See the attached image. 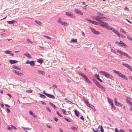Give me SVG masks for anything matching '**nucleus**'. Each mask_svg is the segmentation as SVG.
I'll return each instance as SVG.
<instances>
[{"label": "nucleus", "mask_w": 132, "mask_h": 132, "mask_svg": "<svg viewBox=\"0 0 132 132\" xmlns=\"http://www.w3.org/2000/svg\"><path fill=\"white\" fill-rule=\"evenodd\" d=\"M30 64L31 66H34L35 65V62L34 61H31L30 62Z\"/></svg>", "instance_id": "a211bd4d"}, {"label": "nucleus", "mask_w": 132, "mask_h": 132, "mask_svg": "<svg viewBox=\"0 0 132 132\" xmlns=\"http://www.w3.org/2000/svg\"><path fill=\"white\" fill-rule=\"evenodd\" d=\"M127 103L129 104L131 106H132V102L131 101H130L129 102V103Z\"/></svg>", "instance_id": "0e129e2a"}, {"label": "nucleus", "mask_w": 132, "mask_h": 132, "mask_svg": "<svg viewBox=\"0 0 132 132\" xmlns=\"http://www.w3.org/2000/svg\"><path fill=\"white\" fill-rule=\"evenodd\" d=\"M29 114L31 115H32L34 117L36 118L37 117V116L35 114H34L31 111H29Z\"/></svg>", "instance_id": "4be33fe9"}, {"label": "nucleus", "mask_w": 132, "mask_h": 132, "mask_svg": "<svg viewBox=\"0 0 132 132\" xmlns=\"http://www.w3.org/2000/svg\"><path fill=\"white\" fill-rule=\"evenodd\" d=\"M91 30H92V32L98 35L100 34L99 32L97 31H95L93 28H91Z\"/></svg>", "instance_id": "9b49d317"}, {"label": "nucleus", "mask_w": 132, "mask_h": 132, "mask_svg": "<svg viewBox=\"0 0 132 132\" xmlns=\"http://www.w3.org/2000/svg\"><path fill=\"white\" fill-rule=\"evenodd\" d=\"M120 31L121 32H122L125 34H126V32L122 28H121L120 29Z\"/></svg>", "instance_id": "72a5a7b5"}, {"label": "nucleus", "mask_w": 132, "mask_h": 132, "mask_svg": "<svg viewBox=\"0 0 132 132\" xmlns=\"http://www.w3.org/2000/svg\"><path fill=\"white\" fill-rule=\"evenodd\" d=\"M65 14L68 16H70L71 17H72L73 16V14L72 13L66 12Z\"/></svg>", "instance_id": "ddd939ff"}, {"label": "nucleus", "mask_w": 132, "mask_h": 132, "mask_svg": "<svg viewBox=\"0 0 132 132\" xmlns=\"http://www.w3.org/2000/svg\"><path fill=\"white\" fill-rule=\"evenodd\" d=\"M24 55L27 56L28 58H31V56L29 53H25L24 54Z\"/></svg>", "instance_id": "bb28decb"}, {"label": "nucleus", "mask_w": 132, "mask_h": 132, "mask_svg": "<svg viewBox=\"0 0 132 132\" xmlns=\"http://www.w3.org/2000/svg\"><path fill=\"white\" fill-rule=\"evenodd\" d=\"M107 99L109 103L111 105L112 107L115 109V107L113 105V100L109 98H108Z\"/></svg>", "instance_id": "7ed1b4c3"}, {"label": "nucleus", "mask_w": 132, "mask_h": 132, "mask_svg": "<svg viewBox=\"0 0 132 132\" xmlns=\"http://www.w3.org/2000/svg\"><path fill=\"white\" fill-rule=\"evenodd\" d=\"M100 130L101 132H104V130L103 129V127L102 126H101Z\"/></svg>", "instance_id": "8fccbe9b"}, {"label": "nucleus", "mask_w": 132, "mask_h": 132, "mask_svg": "<svg viewBox=\"0 0 132 132\" xmlns=\"http://www.w3.org/2000/svg\"><path fill=\"white\" fill-rule=\"evenodd\" d=\"M18 62V61L16 60H10V62L11 64H14Z\"/></svg>", "instance_id": "412c9836"}, {"label": "nucleus", "mask_w": 132, "mask_h": 132, "mask_svg": "<svg viewBox=\"0 0 132 132\" xmlns=\"http://www.w3.org/2000/svg\"><path fill=\"white\" fill-rule=\"evenodd\" d=\"M61 110L62 111H63V113L65 114V115H67L66 113H67V111H66V110L64 109H63L61 108Z\"/></svg>", "instance_id": "c756f323"}, {"label": "nucleus", "mask_w": 132, "mask_h": 132, "mask_svg": "<svg viewBox=\"0 0 132 132\" xmlns=\"http://www.w3.org/2000/svg\"><path fill=\"white\" fill-rule=\"evenodd\" d=\"M119 132H125L122 129H120L119 130Z\"/></svg>", "instance_id": "052dcab7"}, {"label": "nucleus", "mask_w": 132, "mask_h": 132, "mask_svg": "<svg viewBox=\"0 0 132 132\" xmlns=\"http://www.w3.org/2000/svg\"><path fill=\"white\" fill-rule=\"evenodd\" d=\"M93 81L95 83L96 85V84H97L98 82L96 79H93Z\"/></svg>", "instance_id": "a18cd8bd"}, {"label": "nucleus", "mask_w": 132, "mask_h": 132, "mask_svg": "<svg viewBox=\"0 0 132 132\" xmlns=\"http://www.w3.org/2000/svg\"><path fill=\"white\" fill-rule=\"evenodd\" d=\"M117 52H118V53H120V54H121L122 55V53L123 52H121V51H118V50L117 51Z\"/></svg>", "instance_id": "4d7b16f0"}, {"label": "nucleus", "mask_w": 132, "mask_h": 132, "mask_svg": "<svg viewBox=\"0 0 132 132\" xmlns=\"http://www.w3.org/2000/svg\"><path fill=\"white\" fill-rule=\"evenodd\" d=\"M130 98L128 97H127V99L126 100V102L127 103H129L130 101L129 100V99Z\"/></svg>", "instance_id": "a19ab883"}, {"label": "nucleus", "mask_w": 132, "mask_h": 132, "mask_svg": "<svg viewBox=\"0 0 132 132\" xmlns=\"http://www.w3.org/2000/svg\"><path fill=\"white\" fill-rule=\"evenodd\" d=\"M26 91L28 93H31L32 92V90H27Z\"/></svg>", "instance_id": "49530a36"}, {"label": "nucleus", "mask_w": 132, "mask_h": 132, "mask_svg": "<svg viewBox=\"0 0 132 132\" xmlns=\"http://www.w3.org/2000/svg\"><path fill=\"white\" fill-rule=\"evenodd\" d=\"M47 127L49 128H51V126L49 125H47Z\"/></svg>", "instance_id": "338daca9"}, {"label": "nucleus", "mask_w": 132, "mask_h": 132, "mask_svg": "<svg viewBox=\"0 0 132 132\" xmlns=\"http://www.w3.org/2000/svg\"><path fill=\"white\" fill-rule=\"evenodd\" d=\"M74 11L77 14L82 15H83L81 11H80L78 9L76 8L75 9Z\"/></svg>", "instance_id": "423d86ee"}, {"label": "nucleus", "mask_w": 132, "mask_h": 132, "mask_svg": "<svg viewBox=\"0 0 132 132\" xmlns=\"http://www.w3.org/2000/svg\"><path fill=\"white\" fill-rule=\"evenodd\" d=\"M43 59L42 58H40V59H38L37 62L41 64L43 62Z\"/></svg>", "instance_id": "2eb2a0df"}, {"label": "nucleus", "mask_w": 132, "mask_h": 132, "mask_svg": "<svg viewBox=\"0 0 132 132\" xmlns=\"http://www.w3.org/2000/svg\"><path fill=\"white\" fill-rule=\"evenodd\" d=\"M113 71L115 73L117 74L120 77V76L121 73L119 71H116L115 70H113Z\"/></svg>", "instance_id": "f8f14e48"}, {"label": "nucleus", "mask_w": 132, "mask_h": 132, "mask_svg": "<svg viewBox=\"0 0 132 132\" xmlns=\"http://www.w3.org/2000/svg\"><path fill=\"white\" fill-rule=\"evenodd\" d=\"M39 94L40 95V97L42 98H46V97L44 95L41 94L40 93H39Z\"/></svg>", "instance_id": "e433bc0d"}, {"label": "nucleus", "mask_w": 132, "mask_h": 132, "mask_svg": "<svg viewBox=\"0 0 132 132\" xmlns=\"http://www.w3.org/2000/svg\"><path fill=\"white\" fill-rule=\"evenodd\" d=\"M66 81L69 82H70V80L68 79H67L66 80Z\"/></svg>", "instance_id": "774afa93"}, {"label": "nucleus", "mask_w": 132, "mask_h": 132, "mask_svg": "<svg viewBox=\"0 0 132 132\" xmlns=\"http://www.w3.org/2000/svg\"><path fill=\"white\" fill-rule=\"evenodd\" d=\"M94 76L96 77L97 79L98 78H99V75L96 74Z\"/></svg>", "instance_id": "3c124183"}, {"label": "nucleus", "mask_w": 132, "mask_h": 132, "mask_svg": "<svg viewBox=\"0 0 132 132\" xmlns=\"http://www.w3.org/2000/svg\"><path fill=\"white\" fill-rule=\"evenodd\" d=\"M13 68L15 69H16L19 70H20L21 69V68L20 67L16 66H15Z\"/></svg>", "instance_id": "4c0bfd02"}, {"label": "nucleus", "mask_w": 132, "mask_h": 132, "mask_svg": "<svg viewBox=\"0 0 132 132\" xmlns=\"http://www.w3.org/2000/svg\"><path fill=\"white\" fill-rule=\"evenodd\" d=\"M100 82H103L102 80L101 79H100L99 78H98L97 79Z\"/></svg>", "instance_id": "69168bd1"}, {"label": "nucleus", "mask_w": 132, "mask_h": 132, "mask_svg": "<svg viewBox=\"0 0 132 132\" xmlns=\"http://www.w3.org/2000/svg\"><path fill=\"white\" fill-rule=\"evenodd\" d=\"M62 19L61 18H59L57 21V22L59 23L62 24L63 22L61 21Z\"/></svg>", "instance_id": "a878e982"}, {"label": "nucleus", "mask_w": 132, "mask_h": 132, "mask_svg": "<svg viewBox=\"0 0 132 132\" xmlns=\"http://www.w3.org/2000/svg\"><path fill=\"white\" fill-rule=\"evenodd\" d=\"M7 22L8 24H12L15 23V21L14 20H12L11 21H7Z\"/></svg>", "instance_id": "5701e85b"}, {"label": "nucleus", "mask_w": 132, "mask_h": 132, "mask_svg": "<svg viewBox=\"0 0 132 132\" xmlns=\"http://www.w3.org/2000/svg\"><path fill=\"white\" fill-rule=\"evenodd\" d=\"M122 55L125 56L126 57L129 58L130 59L131 58L130 56L126 53L123 52Z\"/></svg>", "instance_id": "dca6fc26"}, {"label": "nucleus", "mask_w": 132, "mask_h": 132, "mask_svg": "<svg viewBox=\"0 0 132 132\" xmlns=\"http://www.w3.org/2000/svg\"><path fill=\"white\" fill-rule=\"evenodd\" d=\"M71 129H72V130H74L75 131V130L77 129L76 128L74 127H71Z\"/></svg>", "instance_id": "09e8293b"}, {"label": "nucleus", "mask_w": 132, "mask_h": 132, "mask_svg": "<svg viewBox=\"0 0 132 132\" xmlns=\"http://www.w3.org/2000/svg\"><path fill=\"white\" fill-rule=\"evenodd\" d=\"M127 37L128 39L132 41V39L130 36L127 35Z\"/></svg>", "instance_id": "ea45409f"}, {"label": "nucleus", "mask_w": 132, "mask_h": 132, "mask_svg": "<svg viewBox=\"0 0 132 132\" xmlns=\"http://www.w3.org/2000/svg\"><path fill=\"white\" fill-rule=\"evenodd\" d=\"M78 73L80 75L82 76L85 80L87 77L86 75L81 72H79Z\"/></svg>", "instance_id": "9d476101"}, {"label": "nucleus", "mask_w": 132, "mask_h": 132, "mask_svg": "<svg viewBox=\"0 0 132 132\" xmlns=\"http://www.w3.org/2000/svg\"><path fill=\"white\" fill-rule=\"evenodd\" d=\"M11 52V51H8L7 50H6L5 51V52L6 54H10V53Z\"/></svg>", "instance_id": "37998d69"}, {"label": "nucleus", "mask_w": 132, "mask_h": 132, "mask_svg": "<svg viewBox=\"0 0 132 132\" xmlns=\"http://www.w3.org/2000/svg\"><path fill=\"white\" fill-rule=\"evenodd\" d=\"M85 81L87 82L88 83L91 84H92V82L88 78H87L85 79Z\"/></svg>", "instance_id": "6ab92c4d"}, {"label": "nucleus", "mask_w": 132, "mask_h": 132, "mask_svg": "<svg viewBox=\"0 0 132 132\" xmlns=\"http://www.w3.org/2000/svg\"><path fill=\"white\" fill-rule=\"evenodd\" d=\"M114 99L115 104L117 106H120L121 107H122V106L123 104L120 103L118 102L117 101V100L116 98H114Z\"/></svg>", "instance_id": "39448f33"}, {"label": "nucleus", "mask_w": 132, "mask_h": 132, "mask_svg": "<svg viewBox=\"0 0 132 132\" xmlns=\"http://www.w3.org/2000/svg\"><path fill=\"white\" fill-rule=\"evenodd\" d=\"M61 25L64 26H68V24L66 22H63Z\"/></svg>", "instance_id": "cd10ccee"}, {"label": "nucleus", "mask_w": 132, "mask_h": 132, "mask_svg": "<svg viewBox=\"0 0 132 132\" xmlns=\"http://www.w3.org/2000/svg\"><path fill=\"white\" fill-rule=\"evenodd\" d=\"M101 88L103 90V91H105V88L103 86H102L101 88Z\"/></svg>", "instance_id": "de8ad7c7"}, {"label": "nucleus", "mask_w": 132, "mask_h": 132, "mask_svg": "<svg viewBox=\"0 0 132 132\" xmlns=\"http://www.w3.org/2000/svg\"><path fill=\"white\" fill-rule=\"evenodd\" d=\"M120 77H121L122 78H124L125 79L127 80V78L126 76H125L124 75L122 74H121Z\"/></svg>", "instance_id": "b1692460"}, {"label": "nucleus", "mask_w": 132, "mask_h": 132, "mask_svg": "<svg viewBox=\"0 0 132 132\" xmlns=\"http://www.w3.org/2000/svg\"><path fill=\"white\" fill-rule=\"evenodd\" d=\"M100 85L101 84H100L98 82L97 84H96V85L98 87H99Z\"/></svg>", "instance_id": "13d9d810"}, {"label": "nucleus", "mask_w": 132, "mask_h": 132, "mask_svg": "<svg viewBox=\"0 0 132 132\" xmlns=\"http://www.w3.org/2000/svg\"><path fill=\"white\" fill-rule=\"evenodd\" d=\"M54 120H55V121L56 122L58 120V119L56 117H54Z\"/></svg>", "instance_id": "6e6d98bb"}, {"label": "nucleus", "mask_w": 132, "mask_h": 132, "mask_svg": "<svg viewBox=\"0 0 132 132\" xmlns=\"http://www.w3.org/2000/svg\"><path fill=\"white\" fill-rule=\"evenodd\" d=\"M92 23L93 24H96V25L98 24H99V23L98 22H96L95 21H93Z\"/></svg>", "instance_id": "f704fd0d"}, {"label": "nucleus", "mask_w": 132, "mask_h": 132, "mask_svg": "<svg viewBox=\"0 0 132 132\" xmlns=\"http://www.w3.org/2000/svg\"><path fill=\"white\" fill-rule=\"evenodd\" d=\"M80 118L83 121L84 120V118L82 116L80 117Z\"/></svg>", "instance_id": "bf43d9fd"}, {"label": "nucleus", "mask_w": 132, "mask_h": 132, "mask_svg": "<svg viewBox=\"0 0 132 132\" xmlns=\"http://www.w3.org/2000/svg\"><path fill=\"white\" fill-rule=\"evenodd\" d=\"M70 43L72 42H75L76 43L77 42V39H72L70 41Z\"/></svg>", "instance_id": "7c9ffc66"}, {"label": "nucleus", "mask_w": 132, "mask_h": 132, "mask_svg": "<svg viewBox=\"0 0 132 132\" xmlns=\"http://www.w3.org/2000/svg\"><path fill=\"white\" fill-rule=\"evenodd\" d=\"M118 36L119 37H121L123 38H126V37L120 34H119V35H118Z\"/></svg>", "instance_id": "473e14b6"}, {"label": "nucleus", "mask_w": 132, "mask_h": 132, "mask_svg": "<svg viewBox=\"0 0 132 132\" xmlns=\"http://www.w3.org/2000/svg\"><path fill=\"white\" fill-rule=\"evenodd\" d=\"M44 91H44V94L45 95H46L47 96L50 98H55V97L53 95H52L47 94Z\"/></svg>", "instance_id": "6e6552de"}, {"label": "nucleus", "mask_w": 132, "mask_h": 132, "mask_svg": "<svg viewBox=\"0 0 132 132\" xmlns=\"http://www.w3.org/2000/svg\"><path fill=\"white\" fill-rule=\"evenodd\" d=\"M27 40L28 43H30L31 44H32L33 43L31 41L30 39H27Z\"/></svg>", "instance_id": "c9c22d12"}, {"label": "nucleus", "mask_w": 132, "mask_h": 132, "mask_svg": "<svg viewBox=\"0 0 132 132\" xmlns=\"http://www.w3.org/2000/svg\"><path fill=\"white\" fill-rule=\"evenodd\" d=\"M119 46H120L121 47L125 46L126 47L127 46L122 41H120V43Z\"/></svg>", "instance_id": "f3484780"}, {"label": "nucleus", "mask_w": 132, "mask_h": 132, "mask_svg": "<svg viewBox=\"0 0 132 132\" xmlns=\"http://www.w3.org/2000/svg\"><path fill=\"white\" fill-rule=\"evenodd\" d=\"M105 18L104 17H100L99 16H96L95 18H94V20H95L96 21L101 22L102 23L100 24V25L103 27H105L106 28L109 30H110V28L109 26L108 25V23L106 22H103V20L102 19H104Z\"/></svg>", "instance_id": "f257e3e1"}, {"label": "nucleus", "mask_w": 132, "mask_h": 132, "mask_svg": "<svg viewBox=\"0 0 132 132\" xmlns=\"http://www.w3.org/2000/svg\"><path fill=\"white\" fill-rule=\"evenodd\" d=\"M46 109L48 111L50 112H51V111L50 109L49 108V107H46Z\"/></svg>", "instance_id": "79ce46f5"}, {"label": "nucleus", "mask_w": 132, "mask_h": 132, "mask_svg": "<svg viewBox=\"0 0 132 132\" xmlns=\"http://www.w3.org/2000/svg\"><path fill=\"white\" fill-rule=\"evenodd\" d=\"M115 132H118V131L117 128H116L115 129Z\"/></svg>", "instance_id": "680f3d73"}, {"label": "nucleus", "mask_w": 132, "mask_h": 132, "mask_svg": "<svg viewBox=\"0 0 132 132\" xmlns=\"http://www.w3.org/2000/svg\"><path fill=\"white\" fill-rule=\"evenodd\" d=\"M75 114L78 117H79V115L80 114V113L78 111H77L76 110H75L74 111Z\"/></svg>", "instance_id": "aec40b11"}, {"label": "nucleus", "mask_w": 132, "mask_h": 132, "mask_svg": "<svg viewBox=\"0 0 132 132\" xmlns=\"http://www.w3.org/2000/svg\"><path fill=\"white\" fill-rule=\"evenodd\" d=\"M110 30H112L114 33L115 34H116L118 36V35H119V32L116 30L114 28H110Z\"/></svg>", "instance_id": "1a4fd4ad"}, {"label": "nucleus", "mask_w": 132, "mask_h": 132, "mask_svg": "<svg viewBox=\"0 0 132 132\" xmlns=\"http://www.w3.org/2000/svg\"><path fill=\"white\" fill-rule=\"evenodd\" d=\"M115 43L118 45H120V42H115Z\"/></svg>", "instance_id": "603ef678"}, {"label": "nucleus", "mask_w": 132, "mask_h": 132, "mask_svg": "<svg viewBox=\"0 0 132 132\" xmlns=\"http://www.w3.org/2000/svg\"><path fill=\"white\" fill-rule=\"evenodd\" d=\"M13 72L17 75L21 76L23 75V74L21 72H19V71L16 70H13Z\"/></svg>", "instance_id": "0eeeda50"}, {"label": "nucleus", "mask_w": 132, "mask_h": 132, "mask_svg": "<svg viewBox=\"0 0 132 132\" xmlns=\"http://www.w3.org/2000/svg\"><path fill=\"white\" fill-rule=\"evenodd\" d=\"M85 103L87 106L93 109H94L95 108L94 106L93 105L90 104L88 101H86V102H85Z\"/></svg>", "instance_id": "20e7f679"}, {"label": "nucleus", "mask_w": 132, "mask_h": 132, "mask_svg": "<svg viewBox=\"0 0 132 132\" xmlns=\"http://www.w3.org/2000/svg\"><path fill=\"white\" fill-rule=\"evenodd\" d=\"M50 104L55 109L56 108V106L52 103L50 102Z\"/></svg>", "instance_id": "c85d7f7f"}, {"label": "nucleus", "mask_w": 132, "mask_h": 132, "mask_svg": "<svg viewBox=\"0 0 132 132\" xmlns=\"http://www.w3.org/2000/svg\"><path fill=\"white\" fill-rule=\"evenodd\" d=\"M35 22L38 24L40 26H41L42 24V23L40 22V21H37L36 20L35 21Z\"/></svg>", "instance_id": "393cba45"}, {"label": "nucleus", "mask_w": 132, "mask_h": 132, "mask_svg": "<svg viewBox=\"0 0 132 132\" xmlns=\"http://www.w3.org/2000/svg\"><path fill=\"white\" fill-rule=\"evenodd\" d=\"M30 61L29 60H27L26 61V63L27 64H29L30 63Z\"/></svg>", "instance_id": "e2e57ef3"}, {"label": "nucleus", "mask_w": 132, "mask_h": 132, "mask_svg": "<svg viewBox=\"0 0 132 132\" xmlns=\"http://www.w3.org/2000/svg\"><path fill=\"white\" fill-rule=\"evenodd\" d=\"M122 64L124 66L128 68L129 69L131 67L128 64L125 63H123Z\"/></svg>", "instance_id": "4468645a"}, {"label": "nucleus", "mask_w": 132, "mask_h": 132, "mask_svg": "<svg viewBox=\"0 0 132 132\" xmlns=\"http://www.w3.org/2000/svg\"><path fill=\"white\" fill-rule=\"evenodd\" d=\"M44 37H45L46 38L48 39H51V38L49 37V36H45V35H44Z\"/></svg>", "instance_id": "c03bdc74"}, {"label": "nucleus", "mask_w": 132, "mask_h": 132, "mask_svg": "<svg viewBox=\"0 0 132 132\" xmlns=\"http://www.w3.org/2000/svg\"><path fill=\"white\" fill-rule=\"evenodd\" d=\"M64 118L65 119V120H66L67 121L69 122H71L70 120L67 119V118H65V117Z\"/></svg>", "instance_id": "864d4df0"}, {"label": "nucleus", "mask_w": 132, "mask_h": 132, "mask_svg": "<svg viewBox=\"0 0 132 132\" xmlns=\"http://www.w3.org/2000/svg\"><path fill=\"white\" fill-rule=\"evenodd\" d=\"M37 72H38V73H39L40 74H41L42 75H43L44 73V71H42L40 70H37Z\"/></svg>", "instance_id": "2f4dec72"}, {"label": "nucleus", "mask_w": 132, "mask_h": 132, "mask_svg": "<svg viewBox=\"0 0 132 132\" xmlns=\"http://www.w3.org/2000/svg\"><path fill=\"white\" fill-rule=\"evenodd\" d=\"M11 126L13 128V129L15 130H16L17 128H16L15 126H13L12 125H11Z\"/></svg>", "instance_id": "5fc2aeb1"}, {"label": "nucleus", "mask_w": 132, "mask_h": 132, "mask_svg": "<svg viewBox=\"0 0 132 132\" xmlns=\"http://www.w3.org/2000/svg\"><path fill=\"white\" fill-rule=\"evenodd\" d=\"M56 112L57 113V115L59 116L60 117H62V115L61 114H60L57 111H56Z\"/></svg>", "instance_id": "58836bf2"}, {"label": "nucleus", "mask_w": 132, "mask_h": 132, "mask_svg": "<svg viewBox=\"0 0 132 132\" xmlns=\"http://www.w3.org/2000/svg\"><path fill=\"white\" fill-rule=\"evenodd\" d=\"M99 73H102V74L104 76L106 77L109 78L110 79H112L113 78V77L111 75L109 74L107 72H106L104 71H100L99 72Z\"/></svg>", "instance_id": "f03ea898"}]
</instances>
